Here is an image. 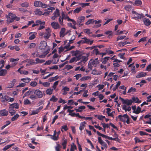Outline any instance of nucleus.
<instances>
[{"label":"nucleus","mask_w":151,"mask_h":151,"mask_svg":"<svg viewBox=\"0 0 151 151\" xmlns=\"http://www.w3.org/2000/svg\"><path fill=\"white\" fill-rule=\"evenodd\" d=\"M99 62L98 58L95 59L92 62V64L93 66H96L99 64Z\"/></svg>","instance_id":"obj_31"},{"label":"nucleus","mask_w":151,"mask_h":151,"mask_svg":"<svg viewBox=\"0 0 151 151\" xmlns=\"http://www.w3.org/2000/svg\"><path fill=\"white\" fill-rule=\"evenodd\" d=\"M98 141L99 144L103 146L104 148L106 149L107 148V145L106 143L104 141H103L101 139V137H98Z\"/></svg>","instance_id":"obj_8"},{"label":"nucleus","mask_w":151,"mask_h":151,"mask_svg":"<svg viewBox=\"0 0 151 151\" xmlns=\"http://www.w3.org/2000/svg\"><path fill=\"white\" fill-rule=\"evenodd\" d=\"M147 75V73L145 72H141L139 73L136 76V78H140L141 77L145 76Z\"/></svg>","instance_id":"obj_20"},{"label":"nucleus","mask_w":151,"mask_h":151,"mask_svg":"<svg viewBox=\"0 0 151 151\" xmlns=\"http://www.w3.org/2000/svg\"><path fill=\"white\" fill-rule=\"evenodd\" d=\"M86 123L85 122H81L80 124V126L79 127V129L81 131H82L84 128V127L85 126V124Z\"/></svg>","instance_id":"obj_37"},{"label":"nucleus","mask_w":151,"mask_h":151,"mask_svg":"<svg viewBox=\"0 0 151 151\" xmlns=\"http://www.w3.org/2000/svg\"><path fill=\"white\" fill-rule=\"evenodd\" d=\"M58 100V99L55 98V96L54 95H53L50 100V101H52L54 102H56Z\"/></svg>","instance_id":"obj_45"},{"label":"nucleus","mask_w":151,"mask_h":151,"mask_svg":"<svg viewBox=\"0 0 151 151\" xmlns=\"http://www.w3.org/2000/svg\"><path fill=\"white\" fill-rule=\"evenodd\" d=\"M102 73L101 71H97L96 69L93 70L92 72V74L95 75H100Z\"/></svg>","instance_id":"obj_21"},{"label":"nucleus","mask_w":151,"mask_h":151,"mask_svg":"<svg viewBox=\"0 0 151 151\" xmlns=\"http://www.w3.org/2000/svg\"><path fill=\"white\" fill-rule=\"evenodd\" d=\"M34 93V94L36 95V96H37V98H41L43 97V95L44 96L45 95V93L43 94L42 91L39 89L35 90Z\"/></svg>","instance_id":"obj_4"},{"label":"nucleus","mask_w":151,"mask_h":151,"mask_svg":"<svg viewBox=\"0 0 151 151\" xmlns=\"http://www.w3.org/2000/svg\"><path fill=\"white\" fill-rule=\"evenodd\" d=\"M82 39L85 40V43H86L90 45H91L93 42V40L90 41L89 39H87L86 37L82 38Z\"/></svg>","instance_id":"obj_12"},{"label":"nucleus","mask_w":151,"mask_h":151,"mask_svg":"<svg viewBox=\"0 0 151 151\" xmlns=\"http://www.w3.org/2000/svg\"><path fill=\"white\" fill-rule=\"evenodd\" d=\"M45 55H40L38 52H37L35 54V57H39L40 58H44L45 57Z\"/></svg>","instance_id":"obj_39"},{"label":"nucleus","mask_w":151,"mask_h":151,"mask_svg":"<svg viewBox=\"0 0 151 151\" xmlns=\"http://www.w3.org/2000/svg\"><path fill=\"white\" fill-rule=\"evenodd\" d=\"M53 15L54 16H55V17H56L60 16L59 10L58 9H56V10L54 12Z\"/></svg>","instance_id":"obj_27"},{"label":"nucleus","mask_w":151,"mask_h":151,"mask_svg":"<svg viewBox=\"0 0 151 151\" xmlns=\"http://www.w3.org/2000/svg\"><path fill=\"white\" fill-rule=\"evenodd\" d=\"M92 54H95L96 55L100 54L98 49L97 48L94 49L92 51Z\"/></svg>","instance_id":"obj_41"},{"label":"nucleus","mask_w":151,"mask_h":151,"mask_svg":"<svg viewBox=\"0 0 151 151\" xmlns=\"http://www.w3.org/2000/svg\"><path fill=\"white\" fill-rule=\"evenodd\" d=\"M58 78L59 77L58 76H56L54 77H52L51 78H50L49 79V81L51 82L52 81H56L58 79Z\"/></svg>","instance_id":"obj_35"},{"label":"nucleus","mask_w":151,"mask_h":151,"mask_svg":"<svg viewBox=\"0 0 151 151\" xmlns=\"http://www.w3.org/2000/svg\"><path fill=\"white\" fill-rule=\"evenodd\" d=\"M132 101L133 102H134L135 103H140L141 102V101L137 97L134 96L132 98Z\"/></svg>","instance_id":"obj_19"},{"label":"nucleus","mask_w":151,"mask_h":151,"mask_svg":"<svg viewBox=\"0 0 151 151\" xmlns=\"http://www.w3.org/2000/svg\"><path fill=\"white\" fill-rule=\"evenodd\" d=\"M8 114V111L5 109L0 110V116H6Z\"/></svg>","instance_id":"obj_10"},{"label":"nucleus","mask_w":151,"mask_h":151,"mask_svg":"<svg viewBox=\"0 0 151 151\" xmlns=\"http://www.w3.org/2000/svg\"><path fill=\"white\" fill-rule=\"evenodd\" d=\"M80 59V57H74L72 58L69 61L70 63H72L74 62H76L77 61L79 60Z\"/></svg>","instance_id":"obj_18"},{"label":"nucleus","mask_w":151,"mask_h":151,"mask_svg":"<svg viewBox=\"0 0 151 151\" xmlns=\"http://www.w3.org/2000/svg\"><path fill=\"white\" fill-rule=\"evenodd\" d=\"M139 133L140 135L141 136H142L143 135H149V134H148L147 133L145 132L142 131H139Z\"/></svg>","instance_id":"obj_57"},{"label":"nucleus","mask_w":151,"mask_h":151,"mask_svg":"<svg viewBox=\"0 0 151 151\" xmlns=\"http://www.w3.org/2000/svg\"><path fill=\"white\" fill-rule=\"evenodd\" d=\"M21 80L25 83H28L31 81V79L29 78H24L21 79Z\"/></svg>","instance_id":"obj_36"},{"label":"nucleus","mask_w":151,"mask_h":151,"mask_svg":"<svg viewBox=\"0 0 151 151\" xmlns=\"http://www.w3.org/2000/svg\"><path fill=\"white\" fill-rule=\"evenodd\" d=\"M51 31L49 28H48L46 29V32L45 33H43L44 35V37L45 40L48 39L51 36L50 33Z\"/></svg>","instance_id":"obj_6"},{"label":"nucleus","mask_w":151,"mask_h":151,"mask_svg":"<svg viewBox=\"0 0 151 151\" xmlns=\"http://www.w3.org/2000/svg\"><path fill=\"white\" fill-rule=\"evenodd\" d=\"M134 4L137 6H139L142 4V2L141 0H137L135 1Z\"/></svg>","instance_id":"obj_55"},{"label":"nucleus","mask_w":151,"mask_h":151,"mask_svg":"<svg viewBox=\"0 0 151 151\" xmlns=\"http://www.w3.org/2000/svg\"><path fill=\"white\" fill-rule=\"evenodd\" d=\"M65 31V29L64 28H62L61 29L60 31V36L61 37H63L65 35L67 34L68 32H67L66 34H65L64 33Z\"/></svg>","instance_id":"obj_14"},{"label":"nucleus","mask_w":151,"mask_h":151,"mask_svg":"<svg viewBox=\"0 0 151 151\" xmlns=\"http://www.w3.org/2000/svg\"><path fill=\"white\" fill-rule=\"evenodd\" d=\"M118 118L119 119L120 121L121 122L124 123L126 122L127 124H129L130 123L129 117L127 114H124L123 115H119L118 116Z\"/></svg>","instance_id":"obj_1"},{"label":"nucleus","mask_w":151,"mask_h":151,"mask_svg":"<svg viewBox=\"0 0 151 151\" xmlns=\"http://www.w3.org/2000/svg\"><path fill=\"white\" fill-rule=\"evenodd\" d=\"M70 46V45H69V43H68L67 45L65 46V49H67V51L73 49L75 47V46H72L69 47Z\"/></svg>","instance_id":"obj_28"},{"label":"nucleus","mask_w":151,"mask_h":151,"mask_svg":"<svg viewBox=\"0 0 151 151\" xmlns=\"http://www.w3.org/2000/svg\"><path fill=\"white\" fill-rule=\"evenodd\" d=\"M110 58L109 57H104L102 60V63L104 64H106Z\"/></svg>","instance_id":"obj_29"},{"label":"nucleus","mask_w":151,"mask_h":151,"mask_svg":"<svg viewBox=\"0 0 151 151\" xmlns=\"http://www.w3.org/2000/svg\"><path fill=\"white\" fill-rule=\"evenodd\" d=\"M81 10V7H78L73 11V12L74 13H79Z\"/></svg>","instance_id":"obj_50"},{"label":"nucleus","mask_w":151,"mask_h":151,"mask_svg":"<svg viewBox=\"0 0 151 151\" xmlns=\"http://www.w3.org/2000/svg\"><path fill=\"white\" fill-rule=\"evenodd\" d=\"M9 97L7 96L6 94H3L1 98V101L2 102H5L6 101H8V98Z\"/></svg>","instance_id":"obj_11"},{"label":"nucleus","mask_w":151,"mask_h":151,"mask_svg":"<svg viewBox=\"0 0 151 151\" xmlns=\"http://www.w3.org/2000/svg\"><path fill=\"white\" fill-rule=\"evenodd\" d=\"M90 78V77L89 76H83L81 78V81H84Z\"/></svg>","instance_id":"obj_61"},{"label":"nucleus","mask_w":151,"mask_h":151,"mask_svg":"<svg viewBox=\"0 0 151 151\" xmlns=\"http://www.w3.org/2000/svg\"><path fill=\"white\" fill-rule=\"evenodd\" d=\"M19 116L18 114H17L14 115L13 117L11 118V120L12 121H14L17 120V118L19 117Z\"/></svg>","instance_id":"obj_44"},{"label":"nucleus","mask_w":151,"mask_h":151,"mask_svg":"<svg viewBox=\"0 0 151 151\" xmlns=\"http://www.w3.org/2000/svg\"><path fill=\"white\" fill-rule=\"evenodd\" d=\"M24 104L25 105H29L31 104V103L29 99H26L24 101Z\"/></svg>","instance_id":"obj_52"},{"label":"nucleus","mask_w":151,"mask_h":151,"mask_svg":"<svg viewBox=\"0 0 151 151\" xmlns=\"http://www.w3.org/2000/svg\"><path fill=\"white\" fill-rule=\"evenodd\" d=\"M45 62V60H44L40 59L38 58H37L35 59V63L36 65L39 64L41 63Z\"/></svg>","instance_id":"obj_25"},{"label":"nucleus","mask_w":151,"mask_h":151,"mask_svg":"<svg viewBox=\"0 0 151 151\" xmlns=\"http://www.w3.org/2000/svg\"><path fill=\"white\" fill-rule=\"evenodd\" d=\"M43 86L45 87H47L50 86V83L47 82H45L43 83Z\"/></svg>","instance_id":"obj_58"},{"label":"nucleus","mask_w":151,"mask_h":151,"mask_svg":"<svg viewBox=\"0 0 151 151\" xmlns=\"http://www.w3.org/2000/svg\"><path fill=\"white\" fill-rule=\"evenodd\" d=\"M41 4V1H36L34 2V5L36 7H40Z\"/></svg>","instance_id":"obj_33"},{"label":"nucleus","mask_w":151,"mask_h":151,"mask_svg":"<svg viewBox=\"0 0 151 151\" xmlns=\"http://www.w3.org/2000/svg\"><path fill=\"white\" fill-rule=\"evenodd\" d=\"M39 112V111H38V110L36 109L35 110H33L32 111V113L30 114V115H33L37 114Z\"/></svg>","instance_id":"obj_60"},{"label":"nucleus","mask_w":151,"mask_h":151,"mask_svg":"<svg viewBox=\"0 0 151 151\" xmlns=\"http://www.w3.org/2000/svg\"><path fill=\"white\" fill-rule=\"evenodd\" d=\"M121 84V82L119 81H118L117 83L116 84V85L115 87H114L113 88V91H115L116 90V89H117L119 86H120V84Z\"/></svg>","instance_id":"obj_51"},{"label":"nucleus","mask_w":151,"mask_h":151,"mask_svg":"<svg viewBox=\"0 0 151 151\" xmlns=\"http://www.w3.org/2000/svg\"><path fill=\"white\" fill-rule=\"evenodd\" d=\"M61 147V146L59 144H58L55 147V150L56 151H60V149Z\"/></svg>","instance_id":"obj_46"},{"label":"nucleus","mask_w":151,"mask_h":151,"mask_svg":"<svg viewBox=\"0 0 151 151\" xmlns=\"http://www.w3.org/2000/svg\"><path fill=\"white\" fill-rule=\"evenodd\" d=\"M73 145H71L70 151H74L75 150H77V147L73 143Z\"/></svg>","instance_id":"obj_53"},{"label":"nucleus","mask_w":151,"mask_h":151,"mask_svg":"<svg viewBox=\"0 0 151 151\" xmlns=\"http://www.w3.org/2000/svg\"><path fill=\"white\" fill-rule=\"evenodd\" d=\"M32 92V90H29L25 93L23 96V98L28 96L31 94Z\"/></svg>","instance_id":"obj_38"},{"label":"nucleus","mask_w":151,"mask_h":151,"mask_svg":"<svg viewBox=\"0 0 151 151\" xmlns=\"http://www.w3.org/2000/svg\"><path fill=\"white\" fill-rule=\"evenodd\" d=\"M133 91L134 92H136V89L133 88L132 87H131L130 89H129L127 92L128 93H130L132 92Z\"/></svg>","instance_id":"obj_54"},{"label":"nucleus","mask_w":151,"mask_h":151,"mask_svg":"<svg viewBox=\"0 0 151 151\" xmlns=\"http://www.w3.org/2000/svg\"><path fill=\"white\" fill-rule=\"evenodd\" d=\"M132 13L133 14H134V17H132V19L136 20L141 19L145 17L142 14H139L135 11H132Z\"/></svg>","instance_id":"obj_2"},{"label":"nucleus","mask_w":151,"mask_h":151,"mask_svg":"<svg viewBox=\"0 0 151 151\" xmlns=\"http://www.w3.org/2000/svg\"><path fill=\"white\" fill-rule=\"evenodd\" d=\"M85 19V17L83 16H80L78 17L77 23L79 27H81L83 24V22Z\"/></svg>","instance_id":"obj_5"},{"label":"nucleus","mask_w":151,"mask_h":151,"mask_svg":"<svg viewBox=\"0 0 151 151\" xmlns=\"http://www.w3.org/2000/svg\"><path fill=\"white\" fill-rule=\"evenodd\" d=\"M47 43L44 41H42L40 43L39 48L41 50H45L47 47Z\"/></svg>","instance_id":"obj_7"},{"label":"nucleus","mask_w":151,"mask_h":151,"mask_svg":"<svg viewBox=\"0 0 151 151\" xmlns=\"http://www.w3.org/2000/svg\"><path fill=\"white\" fill-rule=\"evenodd\" d=\"M29 35H30L29 38V40H32L35 38V35L34 34H33L32 32H30Z\"/></svg>","instance_id":"obj_32"},{"label":"nucleus","mask_w":151,"mask_h":151,"mask_svg":"<svg viewBox=\"0 0 151 151\" xmlns=\"http://www.w3.org/2000/svg\"><path fill=\"white\" fill-rule=\"evenodd\" d=\"M125 45H126V43L125 41L123 42H120L118 43V46L119 47H123Z\"/></svg>","instance_id":"obj_59"},{"label":"nucleus","mask_w":151,"mask_h":151,"mask_svg":"<svg viewBox=\"0 0 151 151\" xmlns=\"http://www.w3.org/2000/svg\"><path fill=\"white\" fill-rule=\"evenodd\" d=\"M36 24H37V26L39 24H42V25H45V22H42L40 20H37L36 22Z\"/></svg>","instance_id":"obj_49"},{"label":"nucleus","mask_w":151,"mask_h":151,"mask_svg":"<svg viewBox=\"0 0 151 151\" xmlns=\"http://www.w3.org/2000/svg\"><path fill=\"white\" fill-rule=\"evenodd\" d=\"M51 25L52 27L54 29H57L60 28V26L57 22H52Z\"/></svg>","instance_id":"obj_9"},{"label":"nucleus","mask_w":151,"mask_h":151,"mask_svg":"<svg viewBox=\"0 0 151 151\" xmlns=\"http://www.w3.org/2000/svg\"><path fill=\"white\" fill-rule=\"evenodd\" d=\"M21 5L22 7H27L29 6V3L27 2H25L22 3Z\"/></svg>","instance_id":"obj_42"},{"label":"nucleus","mask_w":151,"mask_h":151,"mask_svg":"<svg viewBox=\"0 0 151 151\" xmlns=\"http://www.w3.org/2000/svg\"><path fill=\"white\" fill-rule=\"evenodd\" d=\"M80 59H82L81 61L83 62L84 63L86 62L88 60V58L86 56H82V57L80 58V56H79Z\"/></svg>","instance_id":"obj_43"},{"label":"nucleus","mask_w":151,"mask_h":151,"mask_svg":"<svg viewBox=\"0 0 151 151\" xmlns=\"http://www.w3.org/2000/svg\"><path fill=\"white\" fill-rule=\"evenodd\" d=\"M7 73V71L5 69H1L0 70V76H5Z\"/></svg>","instance_id":"obj_24"},{"label":"nucleus","mask_w":151,"mask_h":151,"mask_svg":"<svg viewBox=\"0 0 151 151\" xmlns=\"http://www.w3.org/2000/svg\"><path fill=\"white\" fill-rule=\"evenodd\" d=\"M34 65H36L35 62L34 60L31 59L28 61L27 64L26 65L28 66Z\"/></svg>","instance_id":"obj_23"},{"label":"nucleus","mask_w":151,"mask_h":151,"mask_svg":"<svg viewBox=\"0 0 151 151\" xmlns=\"http://www.w3.org/2000/svg\"><path fill=\"white\" fill-rule=\"evenodd\" d=\"M96 133L98 135L101 136L102 137H103L105 138L106 139H108V136H107V135L104 134H103L100 133L98 131H97Z\"/></svg>","instance_id":"obj_40"},{"label":"nucleus","mask_w":151,"mask_h":151,"mask_svg":"<svg viewBox=\"0 0 151 151\" xmlns=\"http://www.w3.org/2000/svg\"><path fill=\"white\" fill-rule=\"evenodd\" d=\"M16 15L12 13H10L8 14V16L7 17V22L8 24L12 22L15 20V17Z\"/></svg>","instance_id":"obj_3"},{"label":"nucleus","mask_w":151,"mask_h":151,"mask_svg":"<svg viewBox=\"0 0 151 151\" xmlns=\"http://www.w3.org/2000/svg\"><path fill=\"white\" fill-rule=\"evenodd\" d=\"M35 14L38 15H43L42 12L38 9H36L34 11Z\"/></svg>","instance_id":"obj_22"},{"label":"nucleus","mask_w":151,"mask_h":151,"mask_svg":"<svg viewBox=\"0 0 151 151\" xmlns=\"http://www.w3.org/2000/svg\"><path fill=\"white\" fill-rule=\"evenodd\" d=\"M143 22L145 25L147 26H149L151 24V22L149 19L146 18H144Z\"/></svg>","instance_id":"obj_15"},{"label":"nucleus","mask_w":151,"mask_h":151,"mask_svg":"<svg viewBox=\"0 0 151 151\" xmlns=\"http://www.w3.org/2000/svg\"><path fill=\"white\" fill-rule=\"evenodd\" d=\"M132 103L133 101H132V100L127 99L124 100V102L123 103V104H125L129 106L131 105H132Z\"/></svg>","instance_id":"obj_17"},{"label":"nucleus","mask_w":151,"mask_h":151,"mask_svg":"<svg viewBox=\"0 0 151 151\" xmlns=\"http://www.w3.org/2000/svg\"><path fill=\"white\" fill-rule=\"evenodd\" d=\"M141 108L138 106L137 107L136 110V111H133V112L136 114H138L140 112H142V111H141Z\"/></svg>","instance_id":"obj_34"},{"label":"nucleus","mask_w":151,"mask_h":151,"mask_svg":"<svg viewBox=\"0 0 151 151\" xmlns=\"http://www.w3.org/2000/svg\"><path fill=\"white\" fill-rule=\"evenodd\" d=\"M146 70L148 71H150L151 70V64H149L147 67Z\"/></svg>","instance_id":"obj_64"},{"label":"nucleus","mask_w":151,"mask_h":151,"mask_svg":"<svg viewBox=\"0 0 151 151\" xmlns=\"http://www.w3.org/2000/svg\"><path fill=\"white\" fill-rule=\"evenodd\" d=\"M9 106L14 109H18L19 108V104L17 103H14L10 104Z\"/></svg>","instance_id":"obj_16"},{"label":"nucleus","mask_w":151,"mask_h":151,"mask_svg":"<svg viewBox=\"0 0 151 151\" xmlns=\"http://www.w3.org/2000/svg\"><path fill=\"white\" fill-rule=\"evenodd\" d=\"M49 69L50 70L55 69L57 70L58 69V66L56 65H54L53 66L50 67H49Z\"/></svg>","instance_id":"obj_62"},{"label":"nucleus","mask_w":151,"mask_h":151,"mask_svg":"<svg viewBox=\"0 0 151 151\" xmlns=\"http://www.w3.org/2000/svg\"><path fill=\"white\" fill-rule=\"evenodd\" d=\"M124 8L126 10L129 11L131 9L132 6L130 5H128L125 6Z\"/></svg>","instance_id":"obj_47"},{"label":"nucleus","mask_w":151,"mask_h":151,"mask_svg":"<svg viewBox=\"0 0 151 151\" xmlns=\"http://www.w3.org/2000/svg\"><path fill=\"white\" fill-rule=\"evenodd\" d=\"M53 91V89L49 88L46 90V93L47 95H50L52 93Z\"/></svg>","instance_id":"obj_30"},{"label":"nucleus","mask_w":151,"mask_h":151,"mask_svg":"<svg viewBox=\"0 0 151 151\" xmlns=\"http://www.w3.org/2000/svg\"><path fill=\"white\" fill-rule=\"evenodd\" d=\"M122 108L123 110H124L125 112H126L127 111H129L131 110V107L130 106H129L127 108V106L125 105H124L123 106Z\"/></svg>","instance_id":"obj_26"},{"label":"nucleus","mask_w":151,"mask_h":151,"mask_svg":"<svg viewBox=\"0 0 151 151\" xmlns=\"http://www.w3.org/2000/svg\"><path fill=\"white\" fill-rule=\"evenodd\" d=\"M48 135L52 136V137L51 138L55 141L57 140L58 139L59 137L58 135H57V136H56V135H55V136H54V135L52 136L50 135V134H48Z\"/></svg>","instance_id":"obj_48"},{"label":"nucleus","mask_w":151,"mask_h":151,"mask_svg":"<svg viewBox=\"0 0 151 151\" xmlns=\"http://www.w3.org/2000/svg\"><path fill=\"white\" fill-rule=\"evenodd\" d=\"M126 37L125 36L121 35L118 36L117 38V41L124 39Z\"/></svg>","instance_id":"obj_56"},{"label":"nucleus","mask_w":151,"mask_h":151,"mask_svg":"<svg viewBox=\"0 0 151 151\" xmlns=\"http://www.w3.org/2000/svg\"><path fill=\"white\" fill-rule=\"evenodd\" d=\"M8 111L10 114L11 116L14 115L16 113V110L10 106H9Z\"/></svg>","instance_id":"obj_13"},{"label":"nucleus","mask_w":151,"mask_h":151,"mask_svg":"<svg viewBox=\"0 0 151 151\" xmlns=\"http://www.w3.org/2000/svg\"><path fill=\"white\" fill-rule=\"evenodd\" d=\"M37 84V83L36 81H32V82L30 84V85L33 87L36 86Z\"/></svg>","instance_id":"obj_63"}]
</instances>
